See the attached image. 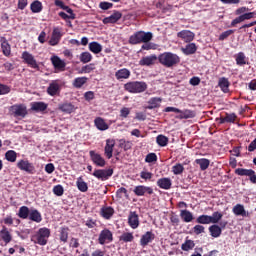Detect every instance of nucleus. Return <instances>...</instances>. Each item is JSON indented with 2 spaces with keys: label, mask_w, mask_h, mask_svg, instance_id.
<instances>
[{
  "label": "nucleus",
  "mask_w": 256,
  "mask_h": 256,
  "mask_svg": "<svg viewBox=\"0 0 256 256\" xmlns=\"http://www.w3.org/2000/svg\"><path fill=\"white\" fill-rule=\"evenodd\" d=\"M52 65L58 69V71H65V61L61 60V58H59V56H54L52 58Z\"/></svg>",
  "instance_id": "34"
},
{
  "label": "nucleus",
  "mask_w": 256,
  "mask_h": 256,
  "mask_svg": "<svg viewBox=\"0 0 256 256\" xmlns=\"http://www.w3.org/2000/svg\"><path fill=\"white\" fill-rule=\"evenodd\" d=\"M53 193H54V195H56L57 197H62L63 193H65V189H63V187L61 186V184H58V185L54 186V188H53Z\"/></svg>",
  "instance_id": "55"
},
{
  "label": "nucleus",
  "mask_w": 256,
  "mask_h": 256,
  "mask_svg": "<svg viewBox=\"0 0 256 256\" xmlns=\"http://www.w3.org/2000/svg\"><path fill=\"white\" fill-rule=\"evenodd\" d=\"M193 231L195 235H201V233H205V226L197 224L193 227Z\"/></svg>",
  "instance_id": "63"
},
{
  "label": "nucleus",
  "mask_w": 256,
  "mask_h": 256,
  "mask_svg": "<svg viewBox=\"0 0 256 256\" xmlns=\"http://www.w3.org/2000/svg\"><path fill=\"white\" fill-rule=\"evenodd\" d=\"M156 143L159 147H167L169 145V138L163 134L156 137Z\"/></svg>",
  "instance_id": "45"
},
{
  "label": "nucleus",
  "mask_w": 256,
  "mask_h": 256,
  "mask_svg": "<svg viewBox=\"0 0 256 256\" xmlns=\"http://www.w3.org/2000/svg\"><path fill=\"white\" fill-rule=\"evenodd\" d=\"M129 115H131V108L123 107L120 110L121 119H127V117H129Z\"/></svg>",
  "instance_id": "59"
},
{
  "label": "nucleus",
  "mask_w": 256,
  "mask_h": 256,
  "mask_svg": "<svg viewBox=\"0 0 256 256\" xmlns=\"http://www.w3.org/2000/svg\"><path fill=\"white\" fill-rule=\"evenodd\" d=\"M89 51H91V53H94V55H99V53L103 51V46H101L99 42H90Z\"/></svg>",
  "instance_id": "38"
},
{
  "label": "nucleus",
  "mask_w": 256,
  "mask_h": 256,
  "mask_svg": "<svg viewBox=\"0 0 256 256\" xmlns=\"http://www.w3.org/2000/svg\"><path fill=\"white\" fill-rule=\"evenodd\" d=\"M147 103L148 105L145 106V109H159V107H161V103H163V99L161 97H152Z\"/></svg>",
  "instance_id": "22"
},
{
  "label": "nucleus",
  "mask_w": 256,
  "mask_h": 256,
  "mask_svg": "<svg viewBox=\"0 0 256 256\" xmlns=\"http://www.w3.org/2000/svg\"><path fill=\"white\" fill-rule=\"evenodd\" d=\"M185 171V167L181 163H177L172 167V173L174 175H181Z\"/></svg>",
  "instance_id": "54"
},
{
  "label": "nucleus",
  "mask_w": 256,
  "mask_h": 256,
  "mask_svg": "<svg viewBox=\"0 0 256 256\" xmlns=\"http://www.w3.org/2000/svg\"><path fill=\"white\" fill-rule=\"evenodd\" d=\"M47 107H49V105L45 102H33L31 104V110L36 113H43V111H47Z\"/></svg>",
  "instance_id": "28"
},
{
  "label": "nucleus",
  "mask_w": 256,
  "mask_h": 256,
  "mask_svg": "<svg viewBox=\"0 0 256 256\" xmlns=\"http://www.w3.org/2000/svg\"><path fill=\"white\" fill-rule=\"evenodd\" d=\"M60 91H61V86L59 85V80H53L47 88V93L51 97H55V95H59Z\"/></svg>",
  "instance_id": "16"
},
{
  "label": "nucleus",
  "mask_w": 256,
  "mask_h": 256,
  "mask_svg": "<svg viewBox=\"0 0 256 256\" xmlns=\"http://www.w3.org/2000/svg\"><path fill=\"white\" fill-rule=\"evenodd\" d=\"M196 165L200 166L201 171H207L209 169V165L211 161L207 158H201V159H196L195 160Z\"/></svg>",
  "instance_id": "40"
},
{
  "label": "nucleus",
  "mask_w": 256,
  "mask_h": 256,
  "mask_svg": "<svg viewBox=\"0 0 256 256\" xmlns=\"http://www.w3.org/2000/svg\"><path fill=\"white\" fill-rule=\"evenodd\" d=\"M115 77L118 81H123V79H129L131 77V71L127 68L119 69L115 72Z\"/></svg>",
  "instance_id": "27"
},
{
  "label": "nucleus",
  "mask_w": 256,
  "mask_h": 256,
  "mask_svg": "<svg viewBox=\"0 0 256 256\" xmlns=\"http://www.w3.org/2000/svg\"><path fill=\"white\" fill-rule=\"evenodd\" d=\"M76 186L81 193H87V191H89V186L87 185V182L83 181V177L77 179Z\"/></svg>",
  "instance_id": "37"
},
{
  "label": "nucleus",
  "mask_w": 256,
  "mask_h": 256,
  "mask_svg": "<svg viewBox=\"0 0 256 256\" xmlns=\"http://www.w3.org/2000/svg\"><path fill=\"white\" fill-rule=\"evenodd\" d=\"M92 71H95V64L90 63L81 68L82 73H91Z\"/></svg>",
  "instance_id": "57"
},
{
  "label": "nucleus",
  "mask_w": 256,
  "mask_h": 256,
  "mask_svg": "<svg viewBox=\"0 0 256 256\" xmlns=\"http://www.w3.org/2000/svg\"><path fill=\"white\" fill-rule=\"evenodd\" d=\"M119 147L120 149H123L124 151H129L133 147V142L127 141L125 139L119 140Z\"/></svg>",
  "instance_id": "50"
},
{
  "label": "nucleus",
  "mask_w": 256,
  "mask_h": 256,
  "mask_svg": "<svg viewBox=\"0 0 256 256\" xmlns=\"http://www.w3.org/2000/svg\"><path fill=\"white\" fill-rule=\"evenodd\" d=\"M0 43L3 55L9 57L11 55V45L9 44V41H7V38L5 37H0Z\"/></svg>",
  "instance_id": "24"
},
{
  "label": "nucleus",
  "mask_w": 256,
  "mask_h": 256,
  "mask_svg": "<svg viewBox=\"0 0 256 256\" xmlns=\"http://www.w3.org/2000/svg\"><path fill=\"white\" fill-rule=\"evenodd\" d=\"M180 217L184 223H191V221L194 219L193 213L187 209L180 211Z\"/></svg>",
  "instance_id": "36"
},
{
  "label": "nucleus",
  "mask_w": 256,
  "mask_h": 256,
  "mask_svg": "<svg viewBox=\"0 0 256 256\" xmlns=\"http://www.w3.org/2000/svg\"><path fill=\"white\" fill-rule=\"evenodd\" d=\"M196 223L199 225H209L211 224V216L205 214L200 215L197 217Z\"/></svg>",
  "instance_id": "48"
},
{
  "label": "nucleus",
  "mask_w": 256,
  "mask_h": 256,
  "mask_svg": "<svg viewBox=\"0 0 256 256\" xmlns=\"http://www.w3.org/2000/svg\"><path fill=\"white\" fill-rule=\"evenodd\" d=\"M123 195L125 197H129V194L127 193V189L125 187H121L116 191V198L117 199H123Z\"/></svg>",
  "instance_id": "56"
},
{
  "label": "nucleus",
  "mask_w": 256,
  "mask_h": 256,
  "mask_svg": "<svg viewBox=\"0 0 256 256\" xmlns=\"http://www.w3.org/2000/svg\"><path fill=\"white\" fill-rule=\"evenodd\" d=\"M5 159H7L10 163H15V161H17V152H15V150H8L5 153Z\"/></svg>",
  "instance_id": "52"
},
{
  "label": "nucleus",
  "mask_w": 256,
  "mask_h": 256,
  "mask_svg": "<svg viewBox=\"0 0 256 256\" xmlns=\"http://www.w3.org/2000/svg\"><path fill=\"white\" fill-rule=\"evenodd\" d=\"M153 40L152 32H145L143 30L135 32L129 37V45H141V43H149Z\"/></svg>",
  "instance_id": "1"
},
{
  "label": "nucleus",
  "mask_w": 256,
  "mask_h": 256,
  "mask_svg": "<svg viewBox=\"0 0 256 256\" xmlns=\"http://www.w3.org/2000/svg\"><path fill=\"white\" fill-rule=\"evenodd\" d=\"M182 251H193L195 249V241L186 239L181 245Z\"/></svg>",
  "instance_id": "46"
},
{
  "label": "nucleus",
  "mask_w": 256,
  "mask_h": 256,
  "mask_svg": "<svg viewBox=\"0 0 256 256\" xmlns=\"http://www.w3.org/2000/svg\"><path fill=\"white\" fill-rule=\"evenodd\" d=\"M113 149H115V139H107L104 147V155L107 159H111L113 157Z\"/></svg>",
  "instance_id": "19"
},
{
  "label": "nucleus",
  "mask_w": 256,
  "mask_h": 256,
  "mask_svg": "<svg viewBox=\"0 0 256 256\" xmlns=\"http://www.w3.org/2000/svg\"><path fill=\"white\" fill-rule=\"evenodd\" d=\"M145 162L146 163H155L157 162V154L155 153H149L145 157Z\"/></svg>",
  "instance_id": "60"
},
{
  "label": "nucleus",
  "mask_w": 256,
  "mask_h": 256,
  "mask_svg": "<svg viewBox=\"0 0 256 256\" xmlns=\"http://www.w3.org/2000/svg\"><path fill=\"white\" fill-rule=\"evenodd\" d=\"M141 179H144V181H151L153 179V173L148 171H142L140 172Z\"/></svg>",
  "instance_id": "62"
},
{
  "label": "nucleus",
  "mask_w": 256,
  "mask_h": 256,
  "mask_svg": "<svg viewBox=\"0 0 256 256\" xmlns=\"http://www.w3.org/2000/svg\"><path fill=\"white\" fill-rule=\"evenodd\" d=\"M135 239V236H133V233L131 232H124L120 237L119 241H122L123 243H131Z\"/></svg>",
  "instance_id": "47"
},
{
  "label": "nucleus",
  "mask_w": 256,
  "mask_h": 256,
  "mask_svg": "<svg viewBox=\"0 0 256 256\" xmlns=\"http://www.w3.org/2000/svg\"><path fill=\"white\" fill-rule=\"evenodd\" d=\"M22 59L26 65H29L32 69H39V64H37V60H35V56L29 53L28 51H24L22 53Z\"/></svg>",
  "instance_id": "12"
},
{
  "label": "nucleus",
  "mask_w": 256,
  "mask_h": 256,
  "mask_svg": "<svg viewBox=\"0 0 256 256\" xmlns=\"http://www.w3.org/2000/svg\"><path fill=\"white\" fill-rule=\"evenodd\" d=\"M113 215H115V209L111 206H102L100 209V216L103 217V219H106L107 221H109V219H111V217H113Z\"/></svg>",
  "instance_id": "20"
},
{
  "label": "nucleus",
  "mask_w": 256,
  "mask_h": 256,
  "mask_svg": "<svg viewBox=\"0 0 256 256\" xmlns=\"http://www.w3.org/2000/svg\"><path fill=\"white\" fill-rule=\"evenodd\" d=\"M90 159L96 167H105L107 165V161H105V158L101 156V154L95 152L94 150H91L89 152Z\"/></svg>",
  "instance_id": "10"
},
{
  "label": "nucleus",
  "mask_w": 256,
  "mask_h": 256,
  "mask_svg": "<svg viewBox=\"0 0 256 256\" xmlns=\"http://www.w3.org/2000/svg\"><path fill=\"white\" fill-rule=\"evenodd\" d=\"M121 17H123V14L117 10H114V12L110 16L105 17L102 22L104 25L114 24L117 23Z\"/></svg>",
  "instance_id": "15"
},
{
  "label": "nucleus",
  "mask_w": 256,
  "mask_h": 256,
  "mask_svg": "<svg viewBox=\"0 0 256 256\" xmlns=\"http://www.w3.org/2000/svg\"><path fill=\"white\" fill-rule=\"evenodd\" d=\"M11 87L0 83V95H9Z\"/></svg>",
  "instance_id": "61"
},
{
  "label": "nucleus",
  "mask_w": 256,
  "mask_h": 256,
  "mask_svg": "<svg viewBox=\"0 0 256 256\" xmlns=\"http://www.w3.org/2000/svg\"><path fill=\"white\" fill-rule=\"evenodd\" d=\"M184 55H195L197 53V45L195 43H189L184 48H181Z\"/></svg>",
  "instance_id": "31"
},
{
  "label": "nucleus",
  "mask_w": 256,
  "mask_h": 256,
  "mask_svg": "<svg viewBox=\"0 0 256 256\" xmlns=\"http://www.w3.org/2000/svg\"><path fill=\"white\" fill-rule=\"evenodd\" d=\"M58 109L59 111H62V113L71 114L73 113V111H75V105H73L71 102H66L63 104H59Z\"/></svg>",
  "instance_id": "33"
},
{
  "label": "nucleus",
  "mask_w": 256,
  "mask_h": 256,
  "mask_svg": "<svg viewBox=\"0 0 256 256\" xmlns=\"http://www.w3.org/2000/svg\"><path fill=\"white\" fill-rule=\"evenodd\" d=\"M239 177H249V181L256 185V173L253 169L237 168L234 171Z\"/></svg>",
  "instance_id": "6"
},
{
  "label": "nucleus",
  "mask_w": 256,
  "mask_h": 256,
  "mask_svg": "<svg viewBox=\"0 0 256 256\" xmlns=\"http://www.w3.org/2000/svg\"><path fill=\"white\" fill-rule=\"evenodd\" d=\"M9 111L13 117H22V119H25L28 113L25 104H14L10 106Z\"/></svg>",
  "instance_id": "5"
},
{
  "label": "nucleus",
  "mask_w": 256,
  "mask_h": 256,
  "mask_svg": "<svg viewBox=\"0 0 256 256\" xmlns=\"http://www.w3.org/2000/svg\"><path fill=\"white\" fill-rule=\"evenodd\" d=\"M18 169L20 171H25L26 173H29V175H35L37 170L35 169V165L33 163L29 162V160H20L17 163Z\"/></svg>",
  "instance_id": "8"
},
{
  "label": "nucleus",
  "mask_w": 256,
  "mask_h": 256,
  "mask_svg": "<svg viewBox=\"0 0 256 256\" xmlns=\"http://www.w3.org/2000/svg\"><path fill=\"white\" fill-rule=\"evenodd\" d=\"M92 175L98 179V181H107L110 177H113V168L95 169Z\"/></svg>",
  "instance_id": "7"
},
{
  "label": "nucleus",
  "mask_w": 256,
  "mask_h": 256,
  "mask_svg": "<svg viewBox=\"0 0 256 256\" xmlns=\"http://www.w3.org/2000/svg\"><path fill=\"white\" fill-rule=\"evenodd\" d=\"M180 115L177 116V119H193L195 117V112L192 110H181L178 112Z\"/></svg>",
  "instance_id": "43"
},
{
  "label": "nucleus",
  "mask_w": 256,
  "mask_h": 256,
  "mask_svg": "<svg viewBox=\"0 0 256 256\" xmlns=\"http://www.w3.org/2000/svg\"><path fill=\"white\" fill-rule=\"evenodd\" d=\"M177 37L185 43H191L195 39V33L191 32V30H182L177 33Z\"/></svg>",
  "instance_id": "17"
},
{
  "label": "nucleus",
  "mask_w": 256,
  "mask_h": 256,
  "mask_svg": "<svg viewBox=\"0 0 256 256\" xmlns=\"http://www.w3.org/2000/svg\"><path fill=\"white\" fill-rule=\"evenodd\" d=\"M94 124L98 131H107V129H109V124H107V122H105V119L101 117L95 118Z\"/></svg>",
  "instance_id": "30"
},
{
  "label": "nucleus",
  "mask_w": 256,
  "mask_h": 256,
  "mask_svg": "<svg viewBox=\"0 0 256 256\" xmlns=\"http://www.w3.org/2000/svg\"><path fill=\"white\" fill-rule=\"evenodd\" d=\"M28 218L30 221H34V223H41L43 221V216H41V212L37 209L30 210Z\"/></svg>",
  "instance_id": "32"
},
{
  "label": "nucleus",
  "mask_w": 256,
  "mask_h": 256,
  "mask_svg": "<svg viewBox=\"0 0 256 256\" xmlns=\"http://www.w3.org/2000/svg\"><path fill=\"white\" fill-rule=\"evenodd\" d=\"M80 61L81 63H91L93 61V55H91L89 52H82L80 54Z\"/></svg>",
  "instance_id": "53"
},
{
  "label": "nucleus",
  "mask_w": 256,
  "mask_h": 256,
  "mask_svg": "<svg viewBox=\"0 0 256 256\" xmlns=\"http://www.w3.org/2000/svg\"><path fill=\"white\" fill-rule=\"evenodd\" d=\"M221 219H223V213H221L219 211L213 212L212 216H210V221L214 225H217V223H219V221H221Z\"/></svg>",
  "instance_id": "51"
},
{
  "label": "nucleus",
  "mask_w": 256,
  "mask_h": 256,
  "mask_svg": "<svg viewBox=\"0 0 256 256\" xmlns=\"http://www.w3.org/2000/svg\"><path fill=\"white\" fill-rule=\"evenodd\" d=\"M139 214L136 211H130L128 216V225L131 229H137L139 227Z\"/></svg>",
  "instance_id": "18"
},
{
  "label": "nucleus",
  "mask_w": 256,
  "mask_h": 256,
  "mask_svg": "<svg viewBox=\"0 0 256 256\" xmlns=\"http://www.w3.org/2000/svg\"><path fill=\"white\" fill-rule=\"evenodd\" d=\"M113 241V232L111 230L105 228L103 229L98 237L99 245H105V243H112Z\"/></svg>",
  "instance_id": "9"
},
{
  "label": "nucleus",
  "mask_w": 256,
  "mask_h": 256,
  "mask_svg": "<svg viewBox=\"0 0 256 256\" xmlns=\"http://www.w3.org/2000/svg\"><path fill=\"white\" fill-rule=\"evenodd\" d=\"M51 237V230L49 228L43 227L40 228L34 235L31 237L32 243L35 245L45 246Z\"/></svg>",
  "instance_id": "3"
},
{
  "label": "nucleus",
  "mask_w": 256,
  "mask_h": 256,
  "mask_svg": "<svg viewBox=\"0 0 256 256\" xmlns=\"http://www.w3.org/2000/svg\"><path fill=\"white\" fill-rule=\"evenodd\" d=\"M0 239H2L5 245H9V243L13 241V235H11V232H9V229H7L6 226H2V229L0 230Z\"/></svg>",
  "instance_id": "21"
},
{
  "label": "nucleus",
  "mask_w": 256,
  "mask_h": 256,
  "mask_svg": "<svg viewBox=\"0 0 256 256\" xmlns=\"http://www.w3.org/2000/svg\"><path fill=\"white\" fill-rule=\"evenodd\" d=\"M233 33H235V30H227L225 32H222L218 39L219 41H225V39H227L228 37H231Z\"/></svg>",
  "instance_id": "58"
},
{
  "label": "nucleus",
  "mask_w": 256,
  "mask_h": 256,
  "mask_svg": "<svg viewBox=\"0 0 256 256\" xmlns=\"http://www.w3.org/2000/svg\"><path fill=\"white\" fill-rule=\"evenodd\" d=\"M85 83H87V77H78L74 79L73 87H75V89H81Z\"/></svg>",
  "instance_id": "49"
},
{
  "label": "nucleus",
  "mask_w": 256,
  "mask_h": 256,
  "mask_svg": "<svg viewBox=\"0 0 256 256\" xmlns=\"http://www.w3.org/2000/svg\"><path fill=\"white\" fill-rule=\"evenodd\" d=\"M59 41H61V32L59 29L55 28L52 32V37L49 40V45L55 47V45H59Z\"/></svg>",
  "instance_id": "29"
},
{
  "label": "nucleus",
  "mask_w": 256,
  "mask_h": 256,
  "mask_svg": "<svg viewBox=\"0 0 256 256\" xmlns=\"http://www.w3.org/2000/svg\"><path fill=\"white\" fill-rule=\"evenodd\" d=\"M229 85H231V83H229V79L225 77L220 78L218 81V87H220L223 93H229Z\"/></svg>",
  "instance_id": "35"
},
{
  "label": "nucleus",
  "mask_w": 256,
  "mask_h": 256,
  "mask_svg": "<svg viewBox=\"0 0 256 256\" xmlns=\"http://www.w3.org/2000/svg\"><path fill=\"white\" fill-rule=\"evenodd\" d=\"M70 231H71V229H69V226H61L58 229L57 239L63 245H65V243H67V241H69V233H70Z\"/></svg>",
  "instance_id": "13"
},
{
  "label": "nucleus",
  "mask_w": 256,
  "mask_h": 256,
  "mask_svg": "<svg viewBox=\"0 0 256 256\" xmlns=\"http://www.w3.org/2000/svg\"><path fill=\"white\" fill-rule=\"evenodd\" d=\"M208 229L211 234V237L214 238L221 237V233H223V230L217 224L210 226Z\"/></svg>",
  "instance_id": "39"
},
{
  "label": "nucleus",
  "mask_w": 256,
  "mask_h": 256,
  "mask_svg": "<svg viewBox=\"0 0 256 256\" xmlns=\"http://www.w3.org/2000/svg\"><path fill=\"white\" fill-rule=\"evenodd\" d=\"M232 213L236 215V217H248L249 213L245 210V206L243 204H236L233 209Z\"/></svg>",
  "instance_id": "25"
},
{
  "label": "nucleus",
  "mask_w": 256,
  "mask_h": 256,
  "mask_svg": "<svg viewBox=\"0 0 256 256\" xmlns=\"http://www.w3.org/2000/svg\"><path fill=\"white\" fill-rule=\"evenodd\" d=\"M236 64L239 65V67H243V65H247V57L245 56V53L239 52L235 56Z\"/></svg>",
  "instance_id": "44"
},
{
  "label": "nucleus",
  "mask_w": 256,
  "mask_h": 256,
  "mask_svg": "<svg viewBox=\"0 0 256 256\" xmlns=\"http://www.w3.org/2000/svg\"><path fill=\"white\" fill-rule=\"evenodd\" d=\"M156 61V55L145 56L139 61V65H141V67H149L151 65H154Z\"/></svg>",
  "instance_id": "26"
},
{
  "label": "nucleus",
  "mask_w": 256,
  "mask_h": 256,
  "mask_svg": "<svg viewBox=\"0 0 256 256\" xmlns=\"http://www.w3.org/2000/svg\"><path fill=\"white\" fill-rule=\"evenodd\" d=\"M226 123H235L237 121V114L235 113H226Z\"/></svg>",
  "instance_id": "64"
},
{
  "label": "nucleus",
  "mask_w": 256,
  "mask_h": 256,
  "mask_svg": "<svg viewBox=\"0 0 256 256\" xmlns=\"http://www.w3.org/2000/svg\"><path fill=\"white\" fill-rule=\"evenodd\" d=\"M133 193L137 197H145V195H153V188L151 186L138 185L134 187Z\"/></svg>",
  "instance_id": "11"
},
{
  "label": "nucleus",
  "mask_w": 256,
  "mask_h": 256,
  "mask_svg": "<svg viewBox=\"0 0 256 256\" xmlns=\"http://www.w3.org/2000/svg\"><path fill=\"white\" fill-rule=\"evenodd\" d=\"M158 61L164 67H175V65H179L181 63V58L174 53L164 52L158 56Z\"/></svg>",
  "instance_id": "2"
},
{
  "label": "nucleus",
  "mask_w": 256,
  "mask_h": 256,
  "mask_svg": "<svg viewBox=\"0 0 256 256\" xmlns=\"http://www.w3.org/2000/svg\"><path fill=\"white\" fill-rule=\"evenodd\" d=\"M32 13H41L43 11V3L39 0H35L30 5Z\"/></svg>",
  "instance_id": "41"
},
{
  "label": "nucleus",
  "mask_w": 256,
  "mask_h": 256,
  "mask_svg": "<svg viewBox=\"0 0 256 256\" xmlns=\"http://www.w3.org/2000/svg\"><path fill=\"white\" fill-rule=\"evenodd\" d=\"M153 241H155V233H153V231H147L141 236L139 243L141 247H147V245L153 243Z\"/></svg>",
  "instance_id": "14"
},
{
  "label": "nucleus",
  "mask_w": 256,
  "mask_h": 256,
  "mask_svg": "<svg viewBox=\"0 0 256 256\" xmlns=\"http://www.w3.org/2000/svg\"><path fill=\"white\" fill-rule=\"evenodd\" d=\"M30 213H31V210H29V207L22 206L19 208L17 215L20 219H29Z\"/></svg>",
  "instance_id": "42"
},
{
  "label": "nucleus",
  "mask_w": 256,
  "mask_h": 256,
  "mask_svg": "<svg viewBox=\"0 0 256 256\" xmlns=\"http://www.w3.org/2000/svg\"><path fill=\"white\" fill-rule=\"evenodd\" d=\"M124 91L132 94L145 93L147 91V83L144 81L127 82L124 84Z\"/></svg>",
  "instance_id": "4"
},
{
  "label": "nucleus",
  "mask_w": 256,
  "mask_h": 256,
  "mask_svg": "<svg viewBox=\"0 0 256 256\" xmlns=\"http://www.w3.org/2000/svg\"><path fill=\"white\" fill-rule=\"evenodd\" d=\"M156 185L160 189H164L165 191H169L171 189V185H173V182L171 181V178H160L157 180Z\"/></svg>",
  "instance_id": "23"
}]
</instances>
